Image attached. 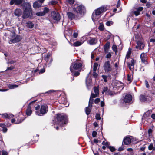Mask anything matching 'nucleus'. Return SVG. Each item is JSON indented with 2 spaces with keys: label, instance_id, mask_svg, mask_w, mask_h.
Segmentation results:
<instances>
[{
  "label": "nucleus",
  "instance_id": "obj_1",
  "mask_svg": "<svg viewBox=\"0 0 155 155\" xmlns=\"http://www.w3.org/2000/svg\"><path fill=\"white\" fill-rule=\"evenodd\" d=\"M78 70L79 71H83L84 69V65L82 61L77 59L76 61L72 63L70 67V70L71 72H74L73 69Z\"/></svg>",
  "mask_w": 155,
  "mask_h": 155
},
{
  "label": "nucleus",
  "instance_id": "obj_2",
  "mask_svg": "<svg viewBox=\"0 0 155 155\" xmlns=\"http://www.w3.org/2000/svg\"><path fill=\"white\" fill-rule=\"evenodd\" d=\"M35 114L39 116H43L46 114L48 111V107L46 104L40 106L38 105L35 107Z\"/></svg>",
  "mask_w": 155,
  "mask_h": 155
},
{
  "label": "nucleus",
  "instance_id": "obj_3",
  "mask_svg": "<svg viewBox=\"0 0 155 155\" xmlns=\"http://www.w3.org/2000/svg\"><path fill=\"white\" fill-rule=\"evenodd\" d=\"M73 9L75 12L81 15H84L86 12L85 6L82 4H75L73 8Z\"/></svg>",
  "mask_w": 155,
  "mask_h": 155
},
{
  "label": "nucleus",
  "instance_id": "obj_4",
  "mask_svg": "<svg viewBox=\"0 0 155 155\" xmlns=\"http://www.w3.org/2000/svg\"><path fill=\"white\" fill-rule=\"evenodd\" d=\"M56 119L58 124L60 126H61L65 124L67 122L66 117L61 114H57Z\"/></svg>",
  "mask_w": 155,
  "mask_h": 155
},
{
  "label": "nucleus",
  "instance_id": "obj_5",
  "mask_svg": "<svg viewBox=\"0 0 155 155\" xmlns=\"http://www.w3.org/2000/svg\"><path fill=\"white\" fill-rule=\"evenodd\" d=\"M24 11L22 18L23 19H25L28 18L31 13V9L30 5L28 3V5H26Z\"/></svg>",
  "mask_w": 155,
  "mask_h": 155
},
{
  "label": "nucleus",
  "instance_id": "obj_6",
  "mask_svg": "<svg viewBox=\"0 0 155 155\" xmlns=\"http://www.w3.org/2000/svg\"><path fill=\"white\" fill-rule=\"evenodd\" d=\"M14 4L15 5H21L23 7H25L26 5H28V3L25 2L24 0H11L10 4L12 5Z\"/></svg>",
  "mask_w": 155,
  "mask_h": 155
},
{
  "label": "nucleus",
  "instance_id": "obj_7",
  "mask_svg": "<svg viewBox=\"0 0 155 155\" xmlns=\"http://www.w3.org/2000/svg\"><path fill=\"white\" fill-rule=\"evenodd\" d=\"M108 7L107 5H103L101 6L95 10L94 12L97 15H100L101 13L105 12L107 10Z\"/></svg>",
  "mask_w": 155,
  "mask_h": 155
},
{
  "label": "nucleus",
  "instance_id": "obj_8",
  "mask_svg": "<svg viewBox=\"0 0 155 155\" xmlns=\"http://www.w3.org/2000/svg\"><path fill=\"white\" fill-rule=\"evenodd\" d=\"M103 67L106 73H107L112 70L111 66L110 65L109 61L105 62L104 63Z\"/></svg>",
  "mask_w": 155,
  "mask_h": 155
},
{
  "label": "nucleus",
  "instance_id": "obj_9",
  "mask_svg": "<svg viewBox=\"0 0 155 155\" xmlns=\"http://www.w3.org/2000/svg\"><path fill=\"white\" fill-rule=\"evenodd\" d=\"M66 15L68 19L70 20L77 19L78 18L77 16L75 14L71 12H67Z\"/></svg>",
  "mask_w": 155,
  "mask_h": 155
},
{
  "label": "nucleus",
  "instance_id": "obj_10",
  "mask_svg": "<svg viewBox=\"0 0 155 155\" xmlns=\"http://www.w3.org/2000/svg\"><path fill=\"white\" fill-rule=\"evenodd\" d=\"M99 95L96 94H94L93 93L91 94L90 97V98L89 101V106L90 107H92V104L93 102V98H96L99 96Z\"/></svg>",
  "mask_w": 155,
  "mask_h": 155
},
{
  "label": "nucleus",
  "instance_id": "obj_11",
  "mask_svg": "<svg viewBox=\"0 0 155 155\" xmlns=\"http://www.w3.org/2000/svg\"><path fill=\"white\" fill-rule=\"evenodd\" d=\"M137 45L136 46V48L140 50H142L144 49L145 44L143 41L142 40H138L137 42Z\"/></svg>",
  "mask_w": 155,
  "mask_h": 155
},
{
  "label": "nucleus",
  "instance_id": "obj_12",
  "mask_svg": "<svg viewBox=\"0 0 155 155\" xmlns=\"http://www.w3.org/2000/svg\"><path fill=\"white\" fill-rule=\"evenodd\" d=\"M140 58L142 62L146 64H148L147 61V55L146 53L143 52L140 55Z\"/></svg>",
  "mask_w": 155,
  "mask_h": 155
},
{
  "label": "nucleus",
  "instance_id": "obj_13",
  "mask_svg": "<svg viewBox=\"0 0 155 155\" xmlns=\"http://www.w3.org/2000/svg\"><path fill=\"white\" fill-rule=\"evenodd\" d=\"M88 43L91 45L95 44L97 42V40L96 38L89 37L87 40Z\"/></svg>",
  "mask_w": 155,
  "mask_h": 155
},
{
  "label": "nucleus",
  "instance_id": "obj_14",
  "mask_svg": "<svg viewBox=\"0 0 155 155\" xmlns=\"http://www.w3.org/2000/svg\"><path fill=\"white\" fill-rule=\"evenodd\" d=\"M36 100L33 101L30 103L27 109L26 110V114L28 116H30L31 115L32 113V111L31 109V105L34 102H35Z\"/></svg>",
  "mask_w": 155,
  "mask_h": 155
},
{
  "label": "nucleus",
  "instance_id": "obj_15",
  "mask_svg": "<svg viewBox=\"0 0 155 155\" xmlns=\"http://www.w3.org/2000/svg\"><path fill=\"white\" fill-rule=\"evenodd\" d=\"M51 15L54 19L56 20H60V15L58 13H56L55 11H53L51 13Z\"/></svg>",
  "mask_w": 155,
  "mask_h": 155
},
{
  "label": "nucleus",
  "instance_id": "obj_16",
  "mask_svg": "<svg viewBox=\"0 0 155 155\" xmlns=\"http://www.w3.org/2000/svg\"><path fill=\"white\" fill-rule=\"evenodd\" d=\"M21 38L20 36L17 35L16 36L15 38L11 39L9 41V43L11 44L12 43H15L18 42L21 40Z\"/></svg>",
  "mask_w": 155,
  "mask_h": 155
},
{
  "label": "nucleus",
  "instance_id": "obj_17",
  "mask_svg": "<svg viewBox=\"0 0 155 155\" xmlns=\"http://www.w3.org/2000/svg\"><path fill=\"white\" fill-rule=\"evenodd\" d=\"M130 62V63L127 62V63L129 69L131 70L132 68H134V66L136 63V61L133 59H132L131 61Z\"/></svg>",
  "mask_w": 155,
  "mask_h": 155
},
{
  "label": "nucleus",
  "instance_id": "obj_18",
  "mask_svg": "<svg viewBox=\"0 0 155 155\" xmlns=\"http://www.w3.org/2000/svg\"><path fill=\"white\" fill-rule=\"evenodd\" d=\"M132 100V96L130 94H127L125 96L124 101L125 103H129Z\"/></svg>",
  "mask_w": 155,
  "mask_h": 155
},
{
  "label": "nucleus",
  "instance_id": "obj_19",
  "mask_svg": "<svg viewBox=\"0 0 155 155\" xmlns=\"http://www.w3.org/2000/svg\"><path fill=\"white\" fill-rule=\"evenodd\" d=\"M143 8L142 7H139L137 9L136 11H134L133 12V13L136 16L140 14V12L143 10Z\"/></svg>",
  "mask_w": 155,
  "mask_h": 155
},
{
  "label": "nucleus",
  "instance_id": "obj_20",
  "mask_svg": "<svg viewBox=\"0 0 155 155\" xmlns=\"http://www.w3.org/2000/svg\"><path fill=\"white\" fill-rule=\"evenodd\" d=\"M123 142L124 143V144L128 145L131 143V139L129 137H126L124 139Z\"/></svg>",
  "mask_w": 155,
  "mask_h": 155
},
{
  "label": "nucleus",
  "instance_id": "obj_21",
  "mask_svg": "<svg viewBox=\"0 0 155 155\" xmlns=\"http://www.w3.org/2000/svg\"><path fill=\"white\" fill-rule=\"evenodd\" d=\"M41 5V3L39 2V1L37 0L33 3V7L34 8H36L40 7Z\"/></svg>",
  "mask_w": 155,
  "mask_h": 155
},
{
  "label": "nucleus",
  "instance_id": "obj_22",
  "mask_svg": "<svg viewBox=\"0 0 155 155\" xmlns=\"http://www.w3.org/2000/svg\"><path fill=\"white\" fill-rule=\"evenodd\" d=\"M22 11L20 9H16L14 11V14L15 16H20L22 14Z\"/></svg>",
  "mask_w": 155,
  "mask_h": 155
},
{
  "label": "nucleus",
  "instance_id": "obj_23",
  "mask_svg": "<svg viewBox=\"0 0 155 155\" xmlns=\"http://www.w3.org/2000/svg\"><path fill=\"white\" fill-rule=\"evenodd\" d=\"M110 43L109 42H107L106 44L104 46V49L105 52H107L108 51V49L110 47Z\"/></svg>",
  "mask_w": 155,
  "mask_h": 155
},
{
  "label": "nucleus",
  "instance_id": "obj_24",
  "mask_svg": "<svg viewBox=\"0 0 155 155\" xmlns=\"http://www.w3.org/2000/svg\"><path fill=\"white\" fill-rule=\"evenodd\" d=\"M152 110H151L147 111L143 115V117L145 118H148L150 117V114L152 113Z\"/></svg>",
  "mask_w": 155,
  "mask_h": 155
},
{
  "label": "nucleus",
  "instance_id": "obj_25",
  "mask_svg": "<svg viewBox=\"0 0 155 155\" xmlns=\"http://www.w3.org/2000/svg\"><path fill=\"white\" fill-rule=\"evenodd\" d=\"M98 15H97L94 12H93L92 16V19L94 22L97 20V16Z\"/></svg>",
  "mask_w": 155,
  "mask_h": 155
},
{
  "label": "nucleus",
  "instance_id": "obj_26",
  "mask_svg": "<svg viewBox=\"0 0 155 155\" xmlns=\"http://www.w3.org/2000/svg\"><path fill=\"white\" fill-rule=\"evenodd\" d=\"M18 85H17L9 84L8 85V87L9 89H13L18 87Z\"/></svg>",
  "mask_w": 155,
  "mask_h": 155
},
{
  "label": "nucleus",
  "instance_id": "obj_27",
  "mask_svg": "<svg viewBox=\"0 0 155 155\" xmlns=\"http://www.w3.org/2000/svg\"><path fill=\"white\" fill-rule=\"evenodd\" d=\"M91 107H90L89 106L86 107L85 112L87 115H88L90 113L91 110Z\"/></svg>",
  "mask_w": 155,
  "mask_h": 155
},
{
  "label": "nucleus",
  "instance_id": "obj_28",
  "mask_svg": "<svg viewBox=\"0 0 155 155\" xmlns=\"http://www.w3.org/2000/svg\"><path fill=\"white\" fill-rule=\"evenodd\" d=\"M51 56V53H48L45 57V59L47 62L50 59Z\"/></svg>",
  "mask_w": 155,
  "mask_h": 155
},
{
  "label": "nucleus",
  "instance_id": "obj_29",
  "mask_svg": "<svg viewBox=\"0 0 155 155\" xmlns=\"http://www.w3.org/2000/svg\"><path fill=\"white\" fill-rule=\"evenodd\" d=\"M34 26V24L31 22L28 21V22L26 23V26L28 27L32 28Z\"/></svg>",
  "mask_w": 155,
  "mask_h": 155
},
{
  "label": "nucleus",
  "instance_id": "obj_30",
  "mask_svg": "<svg viewBox=\"0 0 155 155\" xmlns=\"http://www.w3.org/2000/svg\"><path fill=\"white\" fill-rule=\"evenodd\" d=\"M82 44V42H80L79 41H77L74 43L73 45L74 46L77 47L80 46Z\"/></svg>",
  "mask_w": 155,
  "mask_h": 155
},
{
  "label": "nucleus",
  "instance_id": "obj_31",
  "mask_svg": "<svg viewBox=\"0 0 155 155\" xmlns=\"http://www.w3.org/2000/svg\"><path fill=\"white\" fill-rule=\"evenodd\" d=\"M94 92L97 94L99 95V90L98 87H94L93 88Z\"/></svg>",
  "mask_w": 155,
  "mask_h": 155
},
{
  "label": "nucleus",
  "instance_id": "obj_32",
  "mask_svg": "<svg viewBox=\"0 0 155 155\" xmlns=\"http://www.w3.org/2000/svg\"><path fill=\"white\" fill-rule=\"evenodd\" d=\"M23 119H21L20 117H18L17 118V120L15 123L16 124L20 123L23 121Z\"/></svg>",
  "mask_w": 155,
  "mask_h": 155
},
{
  "label": "nucleus",
  "instance_id": "obj_33",
  "mask_svg": "<svg viewBox=\"0 0 155 155\" xmlns=\"http://www.w3.org/2000/svg\"><path fill=\"white\" fill-rule=\"evenodd\" d=\"M67 4L70 5L73 4L74 3V0H65Z\"/></svg>",
  "mask_w": 155,
  "mask_h": 155
},
{
  "label": "nucleus",
  "instance_id": "obj_34",
  "mask_svg": "<svg viewBox=\"0 0 155 155\" xmlns=\"http://www.w3.org/2000/svg\"><path fill=\"white\" fill-rule=\"evenodd\" d=\"M98 66V64L97 63H95L93 65V71H96V70Z\"/></svg>",
  "mask_w": 155,
  "mask_h": 155
},
{
  "label": "nucleus",
  "instance_id": "obj_35",
  "mask_svg": "<svg viewBox=\"0 0 155 155\" xmlns=\"http://www.w3.org/2000/svg\"><path fill=\"white\" fill-rule=\"evenodd\" d=\"M36 15L38 16H42L45 15L44 13L43 12H37L36 13Z\"/></svg>",
  "mask_w": 155,
  "mask_h": 155
},
{
  "label": "nucleus",
  "instance_id": "obj_36",
  "mask_svg": "<svg viewBox=\"0 0 155 155\" xmlns=\"http://www.w3.org/2000/svg\"><path fill=\"white\" fill-rule=\"evenodd\" d=\"M49 11V9L47 7H45L44 8L43 11V12L44 13L45 15L46 14V13L48 12Z\"/></svg>",
  "mask_w": 155,
  "mask_h": 155
},
{
  "label": "nucleus",
  "instance_id": "obj_37",
  "mask_svg": "<svg viewBox=\"0 0 155 155\" xmlns=\"http://www.w3.org/2000/svg\"><path fill=\"white\" fill-rule=\"evenodd\" d=\"M113 50L115 52H117V46L115 45H113L112 46Z\"/></svg>",
  "mask_w": 155,
  "mask_h": 155
},
{
  "label": "nucleus",
  "instance_id": "obj_38",
  "mask_svg": "<svg viewBox=\"0 0 155 155\" xmlns=\"http://www.w3.org/2000/svg\"><path fill=\"white\" fill-rule=\"evenodd\" d=\"M99 29L101 31L104 30V26L103 25L101 24H100L99 27Z\"/></svg>",
  "mask_w": 155,
  "mask_h": 155
},
{
  "label": "nucleus",
  "instance_id": "obj_39",
  "mask_svg": "<svg viewBox=\"0 0 155 155\" xmlns=\"http://www.w3.org/2000/svg\"><path fill=\"white\" fill-rule=\"evenodd\" d=\"M140 100L142 101H144L146 100L145 96L144 95H142L140 97Z\"/></svg>",
  "mask_w": 155,
  "mask_h": 155
},
{
  "label": "nucleus",
  "instance_id": "obj_40",
  "mask_svg": "<svg viewBox=\"0 0 155 155\" xmlns=\"http://www.w3.org/2000/svg\"><path fill=\"white\" fill-rule=\"evenodd\" d=\"M113 22L111 21H109L106 23V25L108 26H110L112 25Z\"/></svg>",
  "mask_w": 155,
  "mask_h": 155
},
{
  "label": "nucleus",
  "instance_id": "obj_41",
  "mask_svg": "<svg viewBox=\"0 0 155 155\" xmlns=\"http://www.w3.org/2000/svg\"><path fill=\"white\" fill-rule=\"evenodd\" d=\"M101 77L103 79L104 81L105 82H107V76L105 75H102Z\"/></svg>",
  "mask_w": 155,
  "mask_h": 155
},
{
  "label": "nucleus",
  "instance_id": "obj_42",
  "mask_svg": "<svg viewBox=\"0 0 155 155\" xmlns=\"http://www.w3.org/2000/svg\"><path fill=\"white\" fill-rule=\"evenodd\" d=\"M127 80L130 83L132 81V78L131 77V75L128 74L127 75Z\"/></svg>",
  "mask_w": 155,
  "mask_h": 155
},
{
  "label": "nucleus",
  "instance_id": "obj_43",
  "mask_svg": "<svg viewBox=\"0 0 155 155\" xmlns=\"http://www.w3.org/2000/svg\"><path fill=\"white\" fill-rule=\"evenodd\" d=\"M131 54V51L130 50H129L128 51L127 53V54L126 55V58L127 59H128L129 58L130 56V55Z\"/></svg>",
  "mask_w": 155,
  "mask_h": 155
},
{
  "label": "nucleus",
  "instance_id": "obj_44",
  "mask_svg": "<svg viewBox=\"0 0 155 155\" xmlns=\"http://www.w3.org/2000/svg\"><path fill=\"white\" fill-rule=\"evenodd\" d=\"M108 148H109L111 152H114L116 150L115 148L112 146H110Z\"/></svg>",
  "mask_w": 155,
  "mask_h": 155
},
{
  "label": "nucleus",
  "instance_id": "obj_45",
  "mask_svg": "<svg viewBox=\"0 0 155 155\" xmlns=\"http://www.w3.org/2000/svg\"><path fill=\"white\" fill-rule=\"evenodd\" d=\"M51 4L53 5H55L58 3V2L56 0H52L50 2Z\"/></svg>",
  "mask_w": 155,
  "mask_h": 155
},
{
  "label": "nucleus",
  "instance_id": "obj_46",
  "mask_svg": "<svg viewBox=\"0 0 155 155\" xmlns=\"http://www.w3.org/2000/svg\"><path fill=\"white\" fill-rule=\"evenodd\" d=\"M97 120H100L101 119V117L100 116V114L98 113H97L95 116Z\"/></svg>",
  "mask_w": 155,
  "mask_h": 155
},
{
  "label": "nucleus",
  "instance_id": "obj_47",
  "mask_svg": "<svg viewBox=\"0 0 155 155\" xmlns=\"http://www.w3.org/2000/svg\"><path fill=\"white\" fill-rule=\"evenodd\" d=\"M98 74L96 73V71L93 72V76L94 77V78H97L98 76Z\"/></svg>",
  "mask_w": 155,
  "mask_h": 155
},
{
  "label": "nucleus",
  "instance_id": "obj_48",
  "mask_svg": "<svg viewBox=\"0 0 155 155\" xmlns=\"http://www.w3.org/2000/svg\"><path fill=\"white\" fill-rule=\"evenodd\" d=\"M153 144H151L148 147L149 150H151L153 149Z\"/></svg>",
  "mask_w": 155,
  "mask_h": 155
},
{
  "label": "nucleus",
  "instance_id": "obj_49",
  "mask_svg": "<svg viewBox=\"0 0 155 155\" xmlns=\"http://www.w3.org/2000/svg\"><path fill=\"white\" fill-rule=\"evenodd\" d=\"M100 101V98H97L95 100L94 102L95 104H97Z\"/></svg>",
  "mask_w": 155,
  "mask_h": 155
},
{
  "label": "nucleus",
  "instance_id": "obj_50",
  "mask_svg": "<svg viewBox=\"0 0 155 155\" xmlns=\"http://www.w3.org/2000/svg\"><path fill=\"white\" fill-rule=\"evenodd\" d=\"M97 134V132L95 131H93L92 133V137H95Z\"/></svg>",
  "mask_w": 155,
  "mask_h": 155
},
{
  "label": "nucleus",
  "instance_id": "obj_51",
  "mask_svg": "<svg viewBox=\"0 0 155 155\" xmlns=\"http://www.w3.org/2000/svg\"><path fill=\"white\" fill-rule=\"evenodd\" d=\"M78 35V33L77 32H74L73 34V36L74 38H77Z\"/></svg>",
  "mask_w": 155,
  "mask_h": 155
},
{
  "label": "nucleus",
  "instance_id": "obj_52",
  "mask_svg": "<svg viewBox=\"0 0 155 155\" xmlns=\"http://www.w3.org/2000/svg\"><path fill=\"white\" fill-rule=\"evenodd\" d=\"M148 133L149 135V136H150L152 134V130L151 129H149L148 130Z\"/></svg>",
  "mask_w": 155,
  "mask_h": 155
},
{
  "label": "nucleus",
  "instance_id": "obj_53",
  "mask_svg": "<svg viewBox=\"0 0 155 155\" xmlns=\"http://www.w3.org/2000/svg\"><path fill=\"white\" fill-rule=\"evenodd\" d=\"M2 153L1 155H8V153L7 152L4 150H3L2 151Z\"/></svg>",
  "mask_w": 155,
  "mask_h": 155
},
{
  "label": "nucleus",
  "instance_id": "obj_54",
  "mask_svg": "<svg viewBox=\"0 0 155 155\" xmlns=\"http://www.w3.org/2000/svg\"><path fill=\"white\" fill-rule=\"evenodd\" d=\"M45 69L44 68H42L40 70V71L39 72V74H42V73H44L45 72Z\"/></svg>",
  "mask_w": 155,
  "mask_h": 155
},
{
  "label": "nucleus",
  "instance_id": "obj_55",
  "mask_svg": "<svg viewBox=\"0 0 155 155\" xmlns=\"http://www.w3.org/2000/svg\"><path fill=\"white\" fill-rule=\"evenodd\" d=\"M14 68V67L13 66H11L10 67H8L6 71L7 70H11Z\"/></svg>",
  "mask_w": 155,
  "mask_h": 155
},
{
  "label": "nucleus",
  "instance_id": "obj_56",
  "mask_svg": "<svg viewBox=\"0 0 155 155\" xmlns=\"http://www.w3.org/2000/svg\"><path fill=\"white\" fill-rule=\"evenodd\" d=\"M3 117L6 118H8V114H5L2 115Z\"/></svg>",
  "mask_w": 155,
  "mask_h": 155
},
{
  "label": "nucleus",
  "instance_id": "obj_57",
  "mask_svg": "<svg viewBox=\"0 0 155 155\" xmlns=\"http://www.w3.org/2000/svg\"><path fill=\"white\" fill-rule=\"evenodd\" d=\"M145 83L146 85V87L147 88H149L150 87L148 83V82L147 81H145Z\"/></svg>",
  "mask_w": 155,
  "mask_h": 155
},
{
  "label": "nucleus",
  "instance_id": "obj_58",
  "mask_svg": "<svg viewBox=\"0 0 155 155\" xmlns=\"http://www.w3.org/2000/svg\"><path fill=\"white\" fill-rule=\"evenodd\" d=\"M151 4L149 2H147L146 3V6L148 7V8H150L151 7Z\"/></svg>",
  "mask_w": 155,
  "mask_h": 155
},
{
  "label": "nucleus",
  "instance_id": "obj_59",
  "mask_svg": "<svg viewBox=\"0 0 155 155\" xmlns=\"http://www.w3.org/2000/svg\"><path fill=\"white\" fill-rule=\"evenodd\" d=\"M111 57V54H110V53H108V54H107L106 56V57L107 58H110Z\"/></svg>",
  "mask_w": 155,
  "mask_h": 155
},
{
  "label": "nucleus",
  "instance_id": "obj_60",
  "mask_svg": "<svg viewBox=\"0 0 155 155\" xmlns=\"http://www.w3.org/2000/svg\"><path fill=\"white\" fill-rule=\"evenodd\" d=\"M108 88L107 87H104L103 89V91H102V93H104L107 90Z\"/></svg>",
  "mask_w": 155,
  "mask_h": 155
},
{
  "label": "nucleus",
  "instance_id": "obj_61",
  "mask_svg": "<svg viewBox=\"0 0 155 155\" xmlns=\"http://www.w3.org/2000/svg\"><path fill=\"white\" fill-rule=\"evenodd\" d=\"M80 73L78 72H76L74 74V76H77L80 75Z\"/></svg>",
  "mask_w": 155,
  "mask_h": 155
},
{
  "label": "nucleus",
  "instance_id": "obj_62",
  "mask_svg": "<svg viewBox=\"0 0 155 155\" xmlns=\"http://www.w3.org/2000/svg\"><path fill=\"white\" fill-rule=\"evenodd\" d=\"M109 143L108 142H106L105 143V146H106V147L108 148L110 146H109Z\"/></svg>",
  "mask_w": 155,
  "mask_h": 155
},
{
  "label": "nucleus",
  "instance_id": "obj_63",
  "mask_svg": "<svg viewBox=\"0 0 155 155\" xmlns=\"http://www.w3.org/2000/svg\"><path fill=\"white\" fill-rule=\"evenodd\" d=\"M104 105V103L103 101H101V106L102 107H103Z\"/></svg>",
  "mask_w": 155,
  "mask_h": 155
},
{
  "label": "nucleus",
  "instance_id": "obj_64",
  "mask_svg": "<svg viewBox=\"0 0 155 155\" xmlns=\"http://www.w3.org/2000/svg\"><path fill=\"white\" fill-rule=\"evenodd\" d=\"M151 117L153 119H155V114H153L151 116Z\"/></svg>",
  "mask_w": 155,
  "mask_h": 155
}]
</instances>
